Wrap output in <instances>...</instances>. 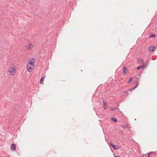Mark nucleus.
Listing matches in <instances>:
<instances>
[{"mask_svg": "<svg viewBox=\"0 0 157 157\" xmlns=\"http://www.w3.org/2000/svg\"><path fill=\"white\" fill-rule=\"evenodd\" d=\"M153 152L152 151L150 152L149 153H148V154L149 155H150Z\"/></svg>", "mask_w": 157, "mask_h": 157, "instance_id": "nucleus-19", "label": "nucleus"}, {"mask_svg": "<svg viewBox=\"0 0 157 157\" xmlns=\"http://www.w3.org/2000/svg\"><path fill=\"white\" fill-rule=\"evenodd\" d=\"M155 37V35L154 34H151L149 36V38H151V37Z\"/></svg>", "mask_w": 157, "mask_h": 157, "instance_id": "nucleus-14", "label": "nucleus"}, {"mask_svg": "<svg viewBox=\"0 0 157 157\" xmlns=\"http://www.w3.org/2000/svg\"><path fill=\"white\" fill-rule=\"evenodd\" d=\"M34 68V66H32L30 64L27 65V68L28 69V71L29 72H31Z\"/></svg>", "mask_w": 157, "mask_h": 157, "instance_id": "nucleus-5", "label": "nucleus"}, {"mask_svg": "<svg viewBox=\"0 0 157 157\" xmlns=\"http://www.w3.org/2000/svg\"><path fill=\"white\" fill-rule=\"evenodd\" d=\"M141 157H144V156H141Z\"/></svg>", "mask_w": 157, "mask_h": 157, "instance_id": "nucleus-22", "label": "nucleus"}, {"mask_svg": "<svg viewBox=\"0 0 157 157\" xmlns=\"http://www.w3.org/2000/svg\"><path fill=\"white\" fill-rule=\"evenodd\" d=\"M155 47L152 46H149V47L148 49L150 52H154L155 51Z\"/></svg>", "mask_w": 157, "mask_h": 157, "instance_id": "nucleus-7", "label": "nucleus"}, {"mask_svg": "<svg viewBox=\"0 0 157 157\" xmlns=\"http://www.w3.org/2000/svg\"><path fill=\"white\" fill-rule=\"evenodd\" d=\"M111 120L115 122H117V119L114 117H112L111 118Z\"/></svg>", "mask_w": 157, "mask_h": 157, "instance_id": "nucleus-13", "label": "nucleus"}, {"mask_svg": "<svg viewBox=\"0 0 157 157\" xmlns=\"http://www.w3.org/2000/svg\"><path fill=\"white\" fill-rule=\"evenodd\" d=\"M114 156H115V157H120V156H116V155H114Z\"/></svg>", "mask_w": 157, "mask_h": 157, "instance_id": "nucleus-20", "label": "nucleus"}, {"mask_svg": "<svg viewBox=\"0 0 157 157\" xmlns=\"http://www.w3.org/2000/svg\"><path fill=\"white\" fill-rule=\"evenodd\" d=\"M45 77H42L40 80V83L41 84H43V81L44 80V78Z\"/></svg>", "mask_w": 157, "mask_h": 157, "instance_id": "nucleus-12", "label": "nucleus"}, {"mask_svg": "<svg viewBox=\"0 0 157 157\" xmlns=\"http://www.w3.org/2000/svg\"><path fill=\"white\" fill-rule=\"evenodd\" d=\"M150 155H149L148 154L147 157H150Z\"/></svg>", "mask_w": 157, "mask_h": 157, "instance_id": "nucleus-21", "label": "nucleus"}, {"mask_svg": "<svg viewBox=\"0 0 157 157\" xmlns=\"http://www.w3.org/2000/svg\"><path fill=\"white\" fill-rule=\"evenodd\" d=\"M136 83H137L136 85L134 87L132 88L129 89L127 91H125L124 92V93H127L128 94H130V93H131V92L132 90L135 89L136 87H137L138 86V84H139V82L137 81H136Z\"/></svg>", "mask_w": 157, "mask_h": 157, "instance_id": "nucleus-1", "label": "nucleus"}, {"mask_svg": "<svg viewBox=\"0 0 157 157\" xmlns=\"http://www.w3.org/2000/svg\"><path fill=\"white\" fill-rule=\"evenodd\" d=\"M144 66V65H142V66H139V67H137V70H139L140 69V68Z\"/></svg>", "mask_w": 157, "mask_h": 157, "instance_id": "nucleus-17", "label": "nucleus"}, {"mask_svg": "<svg viewBox=\"0 0 157 157\" xmlns=\"http://www.w3.org/2000/svg\"><path fill=\"white\" fill-rule=\"evenodd\" d=\"M138 61L139 63H141L142 64L144 65V61L142 59L138 58Z\"/></svg>", "mask_w": 157, "mask_h": 157, "instance_id": "nucleus-9", "label": "nucleus"}, {"mask_svg": "<svg viewBox=\"0 0 157 157\" xmlns=\"http://www.w3.org/2000/svg\"><path fill=\"white\" fill-rule=\"evenodd\" d=\"M128 124H127L126 125H121V127L122 128H128Z\"/></svg>", "mask_w": 157, "mask_h": 157, "instance_id": "nucleus-15", "label": "nucleus"}, {"mask_svg": "<svg viewBox=\"0 0 157 157\" xmlns=\"http://www.w3.org/2000/svg\"><path fill=\"white\" fill-rule=\"evenodd\" d=\"M110 145L115 150H117L120 147V146L119 145H115L113 144L111 142H110Z\"/></svg>", "mask_w": 157, "mask_h": 157, "instance_id": "nucleus-4", "label": "nucleus"}, {"mask_svg": "<svg viewBox=\"0 0 157 157\" xmlns=\"http://www.w3.org/2000/svg\"><path fill=\"white\" fill-rule=\"evenodd\" d=\"M33 47V45L31 43H30L29 45H28L27 49L28 50H30Z\"/></svg>", "mask_w": 157, "mask_h": 157, "instance_id": "nucleus-10", "label": "nucleus"}, {"mask_svg": "<svg viewBox=\"0 0 157 157\" xmlns=\"http://www.w3.org/2000/svg\"><path fill=\"white\" fill-rule=\"evenodd\" d=\"M132 78L131 77L129 79V80L128 81V83H129L132 81Z\"/></svg>", "mask_w": 157, "mask_h": 157, "instance_id": "nucleus-16", "label": "nucleus"}, {"mask_svg": "<svg viewBox=\"0 0 157 157\" xmlns=\"http://www.w3.org/2000/svg\"><path fill=\"white\" fill-rule=\"evenodd\" d=\"M116 107H113V108H110V109L112 110H116Z\"/></svg>", "mask_w": 157, "mask_h": 157, "instance_id": "nucleus-18", "label": "nucleus"}, {"mask_svg": "<svg viewBox=\"0 0 157 157\" xmlns=\"http://www.w3.org/2000/svg\"><path fill=\"white\" fill-rule=\"evenodd\" d=\"M16 148V145L15 144H11L10 147L11 150L15 151Z\"/></svg>", "mask_w": 157, "mask_h": 157, "instance_id": "nucleus-8", "label": "nucleus"}, {"mask_svg": "<svg viewBox=\"0 0 157 157\" xmlns=\"http://www.w3.org/2000/svg\"><path fill=\"white\" fill-rule=\"evenodd\" d=\"M103 107L104 109H105L106 107V106H107V104L106 103L105 101L104 100V99L103 100Z\"/></svg>", "mask_w": 157, "mask_h": 157, "instance_id": "nucleus-11", "label": "nucleus"}, {"mask_svg": "<svg viewBox=\"0 0 157 157\" xmlns=\"http://www.w3.org/2000/svg\"><path fill=\"white\" fill-rule=\"evenodd\" d=\"M128 72L127 67L126 66L124 67L123 69V73L124 75H126Z\"/></svg>", "mask_w": 157, "mask_h": 157, "instance_id": "nucleus-6", "label": "nucleus"}, {"mask_svg": "<svg viewBox=\"0 0 157 157\" xmlns=\"http://www.w3.org/2000/svg\"><path fill=\"white\" fill-rule=\"evenodd\" d=\"M35 59L33 58H31L29 59V60L28 61V63L29 64L32 66H34V64L35 63Z\"/></svg>", "mask_w": 157, "mask_h": 157, "instance_id": "nucleus-3", "label": "nucleus"}, {"mask_svg": "<svg viewBox=\"0 0 157 157\" xmlns=\"http://www.w3.org/2000/svg\"><path fill=\"white\" fill-rule=\"evenodd\" d=\"M8 71L11 75H13L15 73L16 70L14 67H10L9 68Z\"/></svg>", "mask_w": 157, "mask_h": 157, "instance_id": "nucleus-2", "label": "nucleus"}]
</instances>
